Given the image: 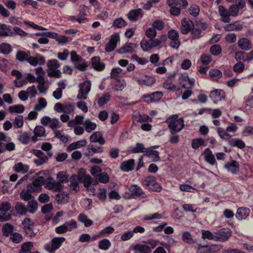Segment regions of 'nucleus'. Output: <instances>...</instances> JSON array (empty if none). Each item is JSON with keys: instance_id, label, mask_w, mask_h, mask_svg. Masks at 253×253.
Segmentation results:
<instances>
[{"instance_id": "052dcab7", "label": "nucleus", "mask_w": 253, "mask_h": 253, "mask_svg": "<svg viewBox=\"0 0 253 253\" xmlns=\"http://www.w3.org/2000/svg\"><path fill=\"white\" fill-rule=\"evenodd\" d=\"M221 47L219 44H214L210 49L211 53L213 56H218L221 52Z\"/></svg>"}, {"instance_id": "864d4df0", "label": "nucleus", "mask_w": 253, "mask_h": 253, "mask_svg": "<svg viewBox=\"0 0 253 253\" xmlns=\"http://www.w3.org/2000/svg\"><path fill=\"white\" fill-rule=\"evenodd\" d=\"M111 95L109 93L103 94V95L98 98L97 104L101 107L106 104L110 100Z\"/></svg>"}, {"instance_id": "e2e57ef3", "label": "nucleus", "mask_w": 253, "mask_h": 253, "mask_svg": "<svg viewBox=\"0 0 253 253\" xmlns=\"http://www.w3.org/2000/svg\"><path fill=\"white\" fill-rule=\"evenodd\" d=\"M235 58L237 61H248L247 54L244 51H239L236 52Z\"/></svg>"}, {"instance_id": "5701e85b", "label": "nucleus", "mask_w": 253, "mask_h": 253, "mask_svg": "<svg viewBox=\"0 0 253 253\" xmlns=\"http://www.w3.org/2000/svg\"><path fill=\"white\" fill-rule=\"evenodd\" d=\"M239 167V163L235 160L227 163L224 166V168L233 174H237L238 172Z\"/></svg>"}, {"instance_id": "680f3d73", "label": "nucleus", "mask_w": 253, "mask_h": 253, "mask_svg": "<svg viewBox=\"0 0 253 253\" xmlns=\"http://www.w3.org/2000/svg\"><path fill=\"white\" fill-rule=\"evenodd\" d=\"M10 240L16 244L21 243L23 240V237L22 235L17 232L12 233L10 236Z\"/></svg>"}, {"instance_id": "3c124183", "label": "nucleus", "mask_w": 253, "mask_h": 253, "mask_svg": "<svg viewBox=\"0 0 253 253\" xmlns=\"http://www.w3.org/2000/svg\"><path fill=\"white\" fill-rule=\"evenodd\" d=\"M11 51V46L9 43L3 42L0 44V53L3 54H8Z\"/></svg>"}, {"instance_id": "ea45409f", "label": "nucleus", "mask_w": 253, "mask_h": 253, "mask_svg": "<svg viewBox=\"0 0 253 253\" xmlns=\"http://www.w3.org/2000/svg\"><path fill=\"white\" fill-rule=\"evenodd\" d=\"M127 25V22L122 17L116 18L114 20L112 27L115 29H119Z\"/></svg>"}, {"instance_id": "2eb2a0df", "label": "nucleus", "mask_w": 253, "mask_h": 253, "mask_svg": "<svg viewBox=\"0 0 253 253\" xmlns=\"http://www.w3.org/2000/svg\"><path fill=\"white\" fill-rule=\"evenodd\" d=\"M225 96V92L223 90L220 89H216L211 91L210 95V98L214 103L223 100Z\"/></svg>"}, {"instance_id": "412c9836", "label": "nucleus", "mask_w": 253, "mask_h": 253, "mask_svg": "<svg viewBox=\"0 0 253 253\" xmlns=\"http://www.w3.org/2000/svg\"><path fill=\"white\" fill-rule=\"evenodd\" d=\"M135 165L134 160L129 159L128 161L123 162L120 165V169L124 172H129L134 169Z\"/></svg>"}, {"instance_id": "37998d69", "label": "nucleus", "mask_w": 253, "mask_h": 253, "mask_svg": "<svg viewBox=\"0 0 253 253\" xmlns=\"http://www.w3.org/2000/svg\"><path fill=\"white\" fill-rule=\"evenodd\" d=\"M229 144L233 147H237L240 149L244 148L245 147V143L240 139L234 138L229 140Z\"/></svg>"}, {"instance_id": "5fc2aeb1", "label": "nucleus", "mask_w": 253, "mask_h": 253, "mask_svg": "<svg viewBox=\"0 0 253 253\" xmlns=\"http://www.w3.org/2000/svg\"><path fill=\"white\" fill-rule=\"evenodd\" d=\"M209 75L213 80H217L222 77V74L219 70L213 69L210 71Z\"/></svg>"}, {"instance_id": "4468645a", "label": "nucleus", "mask_w": 253, "mask_h": 253, "mask_svg": "<svg viewBox=\"0 0 253 253\" xmlns=\"http://www.w3.org/2000/svg\"><path fill=\"white\" fill-rule=\"evenodd\" d=\"M163 96V93L161 91H156L150 94H145L143 95V98L145 99L144 100L146 103H152L159 101Z\"/></svg>"}, {"instance_id": "20e7f679", "label": "nucleus", "mask_w": 253, "mask_h": 253, "mask_svg": "<svg viewBox=\"0 0 253 253\" xmlns=\"http://www.w3.org/2000/svg\"><path fill=\"white\" fill-rule=\"evenodd\" d=\"M65 241L64 237H54L51 240V245L46 244L45 245V249L50 253H54L55 251L58 249Z\"/></svg>"}, {"instance_id": "9d476101", "label": "nucleus", "mask_w": 253, "mask_h": 253, "mask_svg": "<svg viewBox=\"0 0 253 253\" xmlns=\"http://www.w3.org/2000/svg\"><path fill=\"white\" fill-rule=\"evenodd\" d=\"M44 182V177L39 176L34 179L31 183L27 185V188L33 192H39L41 190L42 185Z\"/></svg>"}, {"instance_id": "8fccbe9b", "label": "nucleus", "mask_w": 253, "mask_h": 253, "mask_svg": "<svg viewBox=\"0 0 253 253\" xmlns=\"http://www.w3.org/2000/svg\"><path fill=\"white\" fill-rule=\"evenodd\" d=\"M13 231V226L9 223H5L2 226V231L3 235L6 237L9 236L10 234L11 235Z\"/></svg>"}, {"instance_id": "79ce46f5", "label": "nucleus", "mask_w": 253, "mask_h": 253, "mask_svg": "<svg viewBox=\"0 0 253 253\" xmlns=\"http://www.w3.org/2000/svg\"><path fill=\"white\" fill-rule=\"evenodd\" d=\"M206 145L205 140L201 138H194L191 142V146L194 149H197L200 146H206Z\"/></svg>"}, {"instance_id": "de8ad7c7", "label": "nucleus", "mask_w": 253, "mask_h": 253, "mask_svg": "<svg viewBox=\"0 0 253 253\" xmlns=\"http://www.w3.org/2000/svg\"><path fill=\"white\" fill-rule=\"evenodd\" d=\"M38 203L36 200L29 201L27 207L28 211L31 213H34L38 210Z\"/></svg>"}, {"instance_id": "a878e982", "label": "nucleus", "mask_w": 253, "mask_h": 253, "mask_svg": "<svg viewBox=\"0 0 253 253\" xmlns=\"http://www.w3.org/2000/svg\"><path fill=\"white\" fill-rule=\"evenodd\" d=\"M143 76L145 77L144 79L135 78L136 81L140 85H151L156 82L155 78L153 76H148L147 75H144Z\"/></svg>"}, {"instance_id": "7c9ffc66", "label": "nucleus", "mask_w": 253, "mask_h": 253, "mask_svg": "<svg viewBox=\"0 0 253 253\" xmlns=\"http://www.w3.org/2000/svg\"><path fill=\"white\" fill-rule=\"evenodd\" d=\"M134 250L138 253H150L151 252V247L148 245L141 244H136L134 247Z\"/></svg>"}, {"instance_id": "1a4fd4ad", "label": "nucleus", "mask_w": 253, "mask_h": 253, "mask_svg": "<svg viewBox=\"0 0 253 253\" xmlns=\"http://www.w3.org/2000/svg\"><path fill=\"white\" fill-rule=\"evenodd\" d=\"M79 92L77 95L79 99H86V95L89 93L91 88V83L89 80L85 81L82 84L80 85Z\"/></svg>"}, {"instance_id": "0e129e2a", "label": "nucleus", "mask_w": 253, "mask_h": 253, "mask_svg": "<svg viewBox=\"0 0 253 253\" xmlns=\"http://www.w3.org/2000/svg\"><path fill=\"white\" fill-rule=\"evenodd\" d=\"M217 131L219 136L222 139H230L231 137V135L227 133L228 131H226V129L225 130L222 127H218Z\"/></svg>"}, {"instance_id": "49530a36", "label": "nucleus", "mask_w": 253, "mask_h": 253, "mask_svg": "<svg viewBox=\"0 0 253 253\" xmlns=\"http://www.w3.org/2000/svg\"><path fill=\"white\" fill-rule=\"evenodd\" d=\"M31 139V135L27 132H24L18 136V139L23 144H27Z\"/></svg>"}, {"instance_id": "a211bd4d", "label": "nucleus", "mask_w": 253, "mask_h": 253, "mask_svg": "<svg viewBox=\"0 0 253 253\" xmlns=\"http://www.w3.org/2000/svg\"><path fill=\"white\" fill-rule=\"evenodd\" d=\"M202 155L204 156L205 161L210 165L213 166L216 164L215 157L209 148L205 149Z\"/></svg>"}, {"instance_id": "4d7b16f0", "label": "nucleus", "mask_w": 253, "mask_h": 253, "mask_svg": "<svg viewBox=\"0 0 253 253\" xmlns=\"http://www.w3.org/2000/svg\"><path fill=\"white\" fill-rule=\"evenodd\" d=\"M34 133L35 135L38 137H44L46 136L45 128L42 126H37L34 129Z\"/></svg>"}, {"instance_id": "4c0bfd02", "label": "nucleus", "mask_w": 253, "mask_h": 253, "mask_svg": "<svg viewBox=\"0 0 253 253\" xmlns=\"http://www.w3.org/2000/svg\"><path fill=\"white\" fill-rule=\"evenodd\" d=\"M83 124L85 128V131L88 133H90L94 130L97 126V125L95 123L92 122L89 119L85 120Z\"/></svg>"}, {"instance_id": "c85d7f7f", "label": "nucleus", "mask_w": 253, "mask_h": 253, "mask_svg": "<svg viewBox=\"0 0 253 253\" xmlns=\"http://www.w3.org/2000/svg\"><path fill=\"white\" fill-rule=\"evenodd\" d=\"M55 196V200L58 204H64L68 202L69 194L65 192H60Z\"/></svg>"}, {"instance_id": "58836bf2", "label": "nucleus", "mask_w": 253, "mask_h": 253, "mask_svg": "<svg viewBox=\"0 0 253 253\" xmlns=\"http://www.w3.org/2000/svg\"><path fill=\"white\" fill-rule=\"evenodd\" d=\"M13 169L17 172L25 173L28 171L29 167L27 165H24L23 163L20 162L15 165Z\"/></svg>"}, {"instance_id": "dca6fc26", "label": "nucleus", "mask_w": 253, "mask_h": 253, "mask_svg": "<svg viewBox=\"0 0 253 253\" xmlns=\"http://www.w3.org/2000/svg\"><path fill=\"white\" fill-rule=\"evenodd\" d=\"M194 27L193 23L189 19L183 18L181 21L180 32L183 35L187 34Z\"/></svg>"}, {"instance_id": "aec40b11", "label": "nucleus", "mask_w": 253, "mask_h": 253, "mask_svg": "<svg viewBox=\"0 0 253 253\" xmlns=\"http://www.w3.org/2000/svg\"><path fill=\"white\" fill-rule=\"evenodd\" d=\"M8 36H14V33L12 32L11 26L4 24H0V38Z\"/></svg>"}, {"instance_id": "f704fd0d", "label": "nucleus", "mask_w": 253, "mask_h": 253, "mask_svg": "<svg viewBox=\"0 0 253 253\" xmlns=\"http://www.w3.org/2000/svg\"><path fill=\"white\" fill-rule=\"evenodd\" d=\"M78 220L83 223L85 227H88L93 224V221L88 219L87 215L81 213L78 215Z\"/></svg>"}, {"instance_id": "603ef678", "label": "nucleus", "mask_w": 253, "mask_h": 253, "mask_svg": "<svg viewBox=\"0 0 253 253\" xmlns=\"http://www.w3.org/2000/svg\"><path fill=\"white\" fill-rule=\"evenodd\" d=\"M70 186L72 189L77 191L79 189V178L77 175L72 176L70 180Z\"/></svg>"}, {"instance_id": "a19ab883", "label": "nucleus", "mask_w": 253, "mask_h": 253, "mask_svg": "<svg viewBox=\"0 0 253 253\" xmlns=\"http://www.w3.org/2000/svg\"><path fill=\"white\" fill-rule=\"evenodd\" d=\"M30 56V52L28 51L27 52L19 50L18 51L16 55V58L17 60H18L20 62H24L25 61H28V59L29 56Z\"/></svg>"}, {"instance_id": "7ed1b4c3", "label": "nucleus", "mask_w": 253, "mask_h": 253, "mask_svg": "<svg viewBox=\"0 0 253 253\" xmlns=\"http://www.w3.org/2000/svg\"><path fill=\"white\" fill-rule=\"evenodd\" d=\"M60 64L56 59H51L48 61L47 66L50 70L47 72V76L50 77L59 78L61 77V72L57 69L60 67Z\"/></svg>"}, {"instance_id": "c9c22d12", "label": "nucleus", "mask_w": 253, "mask_h": 253, "mask_svg": "<svg viewBox=\"0 0 253 253\" xmlns=\"http://www.w3.org/2000/svg\"><path fill=\"white\" fill-rule=\"evenodd\" d=\"M147 148H145L144 147L143 144L137 143L134 147L130 148V151L132 153H144L145 155L146 151H147Z\"/></svg>"}, {"instance_id": "09e8293b", "label": "nucleus", "mask_w": 253, "mask_h": 253, "mask_svg": "<svg viewBox=\"0 0 253 253\" xmlns=\"http://www.w3.org/2000/svg\"><path fill=\"white\" fill-rule=\"evenodd\" d=\"M111 244L107 239H103L98 242V248L102 250L106 251L111 247Z\"/></svg>"}, {"instance_id": "bb28decb", "label": "nucleus", "mask_w": 253, "mask_h": 253, "mask_svg": "<svg viewBox=\"0 0 253 253\" xmlns=\"http://www.w3.org/2000/svg\"><path fill=\"white\" fill-rule=\"evenodd\" d=\"M145 156L151 159L154 162H157L160 160L159 152L158 151L154 150L152 147L147 148Z\"/></svg>"}, {"instance_id": "b1692460", "label": "nucleus", "mask_w": 253, "mask_h": 253, "mask_svg": "<svg viewBox=\"0 0 253 253\" xmlns=\"http://www.w3.org/2000/svg\"><path fill=\"white\" fill-rule=\"evenodd\" d=\"M218 12L221 17V20L224 23H229L231 19L230 16L229 10H227L223 6L219 5L218 6Z\"/></svg>"}, {"instance_id": "bf43d9fd", "label": "nucleus", "mask_w": 253, "mask_h": 253, "mask_svg": "<svg viewBox=\"0 0 253 253\" xmlns=\"http://www.w3.org/2000/svg\"><path fill=\"white\" fill-rule=\"evenodd\" d=\"M14 127L15 128H20L24 125L23 117L21 115H18L15 118L13 122Z\"/></svg>"}, {"instance_id": "a18cd8bd", "label": "nucleus", "mask_w": 253, "mask_h": 253, "mask_svg": "<svg viewBox=\"0 0 253 253\" xmlns=\"http://www.w3.org/2000/svg\"><path fill=\"white\" fill-rule=\"evenodd\" d=\"M33 247L32 242H28L22 244L19 253H31V250Z\"/></svg>"}, {"instance_id": "f257e3e1", "label": "nucleus", "mask_w": 253, "mask_h": 253, "mask_svg": "<svg viewBox=\"0 0 253 253\" xmlns=\"http://www.w3.org/2000/svg\"><path fill=\"white\" fill-rule=\"evenodd\" d=\"M166 122L171 134H176L180 131L184 126L183 119L178 118L177 115L170 116L166 120Z\"/></svg>"}, {"instance_id": "cd10ccee", "label": "nucleus", "mask_w": 253, "mask_h": 253, "mask_svg": "<svg viewBox=\"0 0 253 253\" xmlns=\"http://www.w3.org/2000/svg\"><path fill=\"white\" fill-rule=\"evenodd\" d=\"M250 210L247 208H240L235 214L236 217L239 220L245 219L250 214Z\"/></svg>"}, {"instance_id": "338daca9", "label": "nucleus", "mask_w": 253, "mask_h": 253, "mask_svg": "<svg viewBox=\"0 0 253 253\" xmlns=\"http://www.w3.org/2000/svg\"><path fill=\"white\" fill-rule=\"evenodd\" d=\"M200 60L203 64L207 65L211 62V55L209 53H204L201 56Z\"/></svg>"}, {"instance_id": "774afa93", "label": "nucleus", "mask_w": 253, "mask_h": 253, "mask_svg": "<svg viewBox=\"0 0 253 253\" xmlns=\"http://www.w3.org/2000/svg\"><path fill=\"white\" fill-rule=\"evenodd\" d=\"M75 105L73 103H67L64 104L63 113L66 114H69L74 112Z\"/></svg>"}, {"instance_id": "4be33fe9", "label": "nucleus", "mask_w": 253, "mask_h": 253, "mask_svg": "<svg viewBox=\"0 0 253 253\" xmlns=\"http://www.w3.org/2000/svg\"><path fill=\"white\" fill-rule=\"evenodd\" d=\"M143 11L141 8L131 10L127 14L128 18L131 21H136L138 18L143 17Z\"/></svg>"}, {"instance_id": "6ab92c4d", "label": "nucleus", "mask_w": 253, "mask_h": 253, "mask_svg": "<svg viewBox=\"0 0 253 253\" xmlns=\"http://www.w3.org/2000/svg\"><path fill=\"white\" fill-rule=\"evenodd\" d=\"M89 141L91 143H98L101 145H103L106 142L102 134L100 131H96L92 133L89 137Z\"/></svg>"}, {"instance_id": "393cba45", "label": "nucleus", "mask_w": 253, "mask_h": 253, "mask_svg": "<svg viewBox=\"0 0 253 253\" xmlns=\"http://www.w3.org/2000/svg\"><path fill=\"white\" fill-rule=\"evenodd\" d=\"M100 60L99 56H95L91 58L92 67L97 71H102L105 67V64L101 62Z\"/></svg>"}, {"instance_id": "0eeeda50", "label": "nucleus", "mask_w": 253, "mask_h": 253, "mask_svg": "<svg viewBox=\"0 0 253 253\" xmlns=\"http://www.w3.org/2000/svg\"><path fill=\"white\" fill-rule=\"evenodd\" d=\"M215 233V241L224 242L227 241L232 235L231 231L228 228H222Z\"/></svg>"}, {"instance_id": "ddd939ff", "label": "nucleus", "mask_w": 253, "mask_h": 253, "mask_svg": "<svg viewBox=\"0 0 253 253\" xmlns=\"http://www.w3.org/2000/svg\"><path fill=\"white\" fill-rule=\"evenodd\" d=\"M137 47V44L127 42L118 50V52L120 54L133 53L136 52Z\"/></svg>"}, {"instance_id": "6e6552de", "label": "nucleus", "mask_w": 253, "mask_h": 253, "mask_svg": "<svg viewBox=\"0 0 253 253\" xmlns=\"http://www.w3.org/2000/svg\"><path fill=\"white\" fill-rule=\"evenodd\" d=\"M23 229L25 234L30 237L35 236L36 233L33 230L34 223L29 218H25L22 222Z\"/></svg>"}, {"instance_id": "f3484780", "label": "nucleus", "mask_w": 253, "mask_h": 253, "mask_svg": "<svg viewBox=\"0 0 253 253\" xmlns=\"http://www.w3.org/2000/svg\"><path fill=\"white\" fill-rule=\"evenodd\" d=\"M27 61L31 65L36 66L38 64L40 65L44 64L45 60L42 55L36 54L35 57L29 56Z\"/></svg>"}, {"instance_id": "72a5a7b5", "label": "nucleus", "mask_w": 253, "mask_h": 253, "mask_svg": "<svg viewBox=\"0 0 253 253\" xmlns=\"http://www.w3.org/2000/svg\"><path fill=\"white\" fill-rule=\"evenodd\" d=\"M15 210L16 212L20 215H25L28 211V209L22 203H17L15 206Z\"/></svg>"}, {"instance_id": "39448f33", "label": "nucleus", "mask_w": 253, "mask_h": 253, "mask_svg": "<svg viewBox=\"0 0 253 253\" xmlns=\"http://www.w3.org/2000/svg\"><path fill=\"white\" fill-rule=\"evenodd\" d=\"M143 185L147 187L149 189L155 191H160L161 190V187L156 181V178L154 176H147L145 177L141 182Z\"/></svg>"}, {"instance_id": "f8f14e48", "label": "nucleus", "mask_w": 253, "mask_h": 253, "mask_svg": "<svg viewBox=\"0 0 253 253\" xmlns=\"http://www.w3.org/2000/svg\"><path fill=\"white\" fill-rule=\"evenodd\" d=\"M128 191L130 195L132 198H144L145 193L140 188L135 184L131 185L128 188Z\"/></svg>"}, {"instance_id": "6e6d98bb", "label": "nucleus", "mask_w": 253, "mask_h": 253, "mask_svg": "<svg viewBox=\"0 0 253 253\" xmlns=\"http://www.w3.org/2000/svg\"><path fill=\"white\" fill-rule=\"evenodd\" d=\"M181 238L182 240L187 244H191L194 242L192 235L188 231L183 232L182 233Z\"/></svg>"}, {"instance_id": "13d9d810", "label": "nucleus", "mask_w": 253, "mask_h": 253, "mask_svg": "<svg viewBox=\"0 0 253 253\" xmlns=\"http://www.w3.org/2000/svg\"><path fill=\"white\" fill-rule=\"evenodd\" d=\"M47 105V102L45 98H41L39 100V104L36 105L34 107V110L36 111H40L45 108Z\"/></svg>"}, {"instance_id": "423d86ee", "label": "nucleus", "mask_w": 253, "mask_h": 253, "mask_svg": "<svg viewBox=\"0 0 253 253\" xmlns=\"http://www.w3.org/2000/svg\"><path fill=\"white\" fill-rule=\"evenodd\" d=\"M44 187L45 188L54 190L55 192H60L62 190L63 185L60 182L56 181L52 177H48L46 179L44 178Z\"/></svg>"}, {"instance_id": "473e14b6", "label": "nucleus", "mask_w": 253, "mask_h": 253, "mask_svg": "<svg viewBox=\"0 0 253 253\" xmlns=\"http://www.w3.org/2000/svg\"><path fill=\"white\" fill-rule=\"evenodd\" d=\"M239 47L244 50H248L252 47L250 41L247 38H242L238 41Z\"/></svg>"}, {"instance_id": "69168bd1", "label": "nucleus", "mask_w": 253, "mask_h": 253, "mask_svg": "<svg viewBox=\"0 0 253 253\" xmlns=\"http://www.w3.org/2000/svg\"><path fill=\"white\" fill-rule=\"evenodd\" d=\"M189 13L194 17H197L200 12L199 6L196 4H192L188 9Z\"/></svg>"}, {"instance_id": "e433bc0d", "label": "nucleus", "mask_w": 253, "mask_h": 253, "mask_svg": "<svg viewBox=\"0 0 253 253\" xmlns=\"http://www.w3.org/2000/svg\"><path fill=\"white\" fill-rule=\"evenodd\" d=\"M25 107L22 104L10 106L8 108V111L10 114L22 113L24 111Z\"/></svg>"}, {"instance_id": "c756f323", "label": "nucleus", "mask_w": 253, "mask_h": 253, "mask_svg": "<svg viewBox=\"0 0 253 253\" xmlns=\"http://www.w3.org/2000/svg\"><path fill=\"white\" fill-rule=\"evenodd\" d=\"M243 28V25L240 23L239 21H236L233 23L226 25L224 27V29L226 31H240Z\"/></svg>"}, {"instance_id": "9b49d317", "label": "nucleus", "mask_w": 253, "mask_h": 253, "mask_svg": "<svg viewBox=\"0 0 253 253\" xmlns=\"http://www.w3.org/2000/svg\"><path fill=\"white\" fill-rule=\"evenodd\" d=\"M120 41L119 33H115L111 36L109 41L105 45V49L108 52L113 51L117 46L118 42Z\"/></svg>"}, {"instance_id": "f03ea898", "label": "nucleus", "mask_w": 253, "mask_h": 253, "mask_svg": "<svg viewBox=\"0 0 253 253\" xmlns=\"http://www.w3.org/2000/svg\"><path fill=\"white\" fill-rule=\"evenodd\" d=\"M167 37L165 35H162L161 39L149 38L148 40H142L140 42V45L142 49L144 51H148L149 49L157 47L161 44L162 40L165 41Z\"/></svg>"}, {"instance_id": "c03bdc74", "label": "nucleus", "mask_w": 253, "mask_h": 253, "mask_svg": "<svg viewBox=\"0 0 253 253\" xmlns=\"http://www.w3.org/2000/svg\"><path fill=\"white\" fill-rule=\"evenodd\" d=\"M32 192L29 189L22 190L20 194V198L25 201H29L32 198Z\"/></svg>"}, {"instance_id": "2f4dec72", "label": "nucleus", "mask_w": 253, "mask_h": 253, "mask_svg": "<svg viewBox=\"0 0 253 253\" xmlns=\"http://www.w3.org/2000/svg\"><path fill=\"white\" fill-rule=\"evenodd\" d=\"M86 144V140L85 139H82L70 144L67 148V150L68 151H72L76 149L84 147L85 146Z\"/></svg>"}]
</instances>
